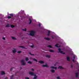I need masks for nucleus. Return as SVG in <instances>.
<instances>
[{
    "instance_id": "f257e3e1",
    "label": "nucleus",
    "mask_w": 79,
    "mask_h": 79,
    "mask_svg": "<svg viewBox=\"0 0 79 79\" xmlns=\"http://www.w3.org/2000/svg\"><path fill=\"white\" fill-rule=\"evenodd\" d=\"M29 74H30V75H31V76H34L35 77H34V79H36L37 77L35 75V74H34L33 72H29Z\"/></svg>"
},
{
    "instance_id": "f03ea898",
    "label": "nucleus",
    "mask_w": 79,
    "mask_h": 79,
    "mask_svg": "<svg viewBox=\"0 0 79 79\" xmlns=\"http://www.w3.org/2000/svg\"><path fill=\"white\" fill-rule=\"evenodd\" d=\"M35 34V31H30V33L29 34V35H31V36H34V34Z\"/></svg>"
},
{
    "instance_id": "7ed1b4c3",
    "label": "nucleus",
    "mask_w": 79,
    "mask_h": 79,
    "mask_svg": "<svg viewBox=\"0 0 79 79\" xmlns=\"http://www.w3.org/2000/svg\"><path fill=\"white\" fill-rule=\"evenodd\" d=\"M58 52L60 53H61L62 54H65V53L63 52H64V50H63L62 49H61L60 48H59L58 49Z\"/></svg>"
},
{
    "instance_id": "20e7f679",
    "label": "nucleus",
    "mask_w": 79,
    "mask_h": 79,
    "mask_svg": "<svg viewBox=\"0 0 79 79\" xmlns=\"http://www.w3.org/2000/svg\"><path fill=\"white\" fill-rule=\"evenodd\" d=\"M21 62L22 65H25V64H26V62H25V61L24 60H22L21 61Z\"/></svg>"
},
{
    "instance_id": "39448f33",
    "label": "nucleus",
    "mask_w": 79,
    "mask_h": 79,
    "mask_svg": "<svg viewBox=\"0 0 79 79\" xmlns=\"http://www.w3.org/2000/svg\"><path fill=\"white\" fill-rule=\"evenodd\" d=\"M6 27H14L15 26L13 25H9V24H7L6 25Z\"/></svg>"
},
{
    "instance_id": "423d86ee",
    "label": "nucleus",
    "mask_w": 79,
    "mask_h": 79,
    "mask_svg": "<svg viewBox=\"0 0 79 79\" xmlns=\"http://www.w3.org/2000/svg\"><path fill=\"white\" fill-rule=\"evenodd\" d=\"M48 33L47 34V35L48 36H49L50 35V33L51 32V31H50L48 30Z\"/></svg>"
},
{
    "instance_id": "0eeeda50",
    "label": "nucleus",
    "mask_w": 79,
    "mask_h": 79,
    "mask_svg": "<svg viewBox=\"0 0 79 79\" xmlns=\"http://www.w3.org/2000/svg\"><path fill=\"white\" fill-rule=\"evenodd\" d=\"M67 61H70V57H69L68 56H67Z\"/></svg>"
},
{
    "instance_id": "6e6552de",
    "label": "nucleus",
    "mask_w": 79,
    "mask_h": 79,
    "mask_svg": "<svg viewBox=\"0 0 79 79\" xmlns=\"http://www.w3.org/2000/svg\"><path fill=\"white\" fill-rule=\"evenodd\" d=\"M43 67H46L47 68H48V65H47V64H46L45 65H43Z\"/></svg>"
},
{
    "instance_id": "1a4fd4ad",
    "label": "nucleus",
    "mask_w": 79,
    "mask_h": 79,
    "mask_svg": "<svg viewBox=\"0 0 79 79\" xmlns=\"http://www.w3.org/2000/svg\"><path fill=\"white\" fill-rule=\"evenodd\" d=\"M1 74L2 75H3V74H5V73L4 72L2 71L1 72Z\"/></svg>"
},
{
    "instance_id": "9d476101",
    "label": "nucleus",
    "mask_w": 79,
    "mask_h": 79,
    "mask_svg": "<svg viewBox=\"0 0 79 79\" xmlns=\"http://www.w3.org/2000/svg\"><path fill=\"white\" fill-rule=\"evenodd\" d=\"M58 68V69H63V68L61 66H59Z\"/></svg>"
},
{
    "instance_id": "9b49d317",
    "label": "nucleus",
    "mask_w": 79,
    "mask_h": 79,
    "mask_svg": "<svg viewBox=\"0 0 79 79\" xmlns=\"http://www.w3.org/2000/svg\"><path fill=\"white\" fill-rule=\"evenodd\" d=\"M39 63H41L42 64H43L44 63V62L42 61H39Z\"/></svg>"
},
{
    "instance_id": "f8f14e48",
    "label": "nucleus",
    "mask_w": 79,
    "mask_h": 79,
    "mask_svg": "<svg viewBox=\"0 0 79 79\" xmlns=\"http://www.w3.org/2000/svg\"><path fill=\"white\" fill-rule=\"evenodd\" d=\"M51 68H52V69H56V67H55L53 66L51 67Z\"/></svg>"
},
{
    "instance_id": "ddd939ff",
    "label": "nucleus",
    "mask_w": 79,
    "mask_h": 79,
    "mask_svg": "<svg viewBox=\"0 0 79 79\" xmlns=\"http://www.w3.org/2000/svg\"><path fill=\"white\" fill-rule=\"evenodd\" d=\"M13 53H15V52H16V49H14V50H13Z\"/></svg>"
},
{
    "instance_id": "4468645a",
    "label": "nucleus",
    "mask_w": 79,
    "mask_h": 79,
    "mask_svg": "<svg viewBox=\"0 0 79 79\" xmlns=\"http://www.w3.org/2000/svg\"><path fill=\"white\" fill-rule=\"evenodd\" d=\"M44 39H46V40H49L50 39L49 38H45Z\"/></svg>"
},
{
    "instance_id": "2eb2a0df",
    "label": "nucleus",
    "mask_w": 79,
    "mask_h": 79,
    "mask_svg": "<svg viewBox=\"0 0 79 79\" xmlns=\"http://www.w3.org/2000/svg\"><path fill=\"white\" fill-rule=\"evenodd\" d=\"M31 19H29V20L30 23H29V24H31V22H32Z\"/></svg>"
},
{
    "instance_id": "dca6fc26",
    "label": "nucleus",
    "mask_w": 79,
    "mask_h": 79,
    "mask_svg": "<svg viewBox=\"0 0 79 79\" xmlns=\"http://www.w3.org/2000/svg\"><path fill=\"white\" fill-rule=\"evenodd\" d=\"M49 52H54V51L52 50H49Z\"/></svg>"
},
{
    "instance_id": "f3484780",
    "label": "nucleus",
    "mask_w": 79,
    "mask_h": 79,
    "mask_svg": "<svg viewBox=\"0 0 79 79\" xmlns=\"http://www.w3.org/2000/svg\"><path fill=\"white\" fill-rule=\"evenodd\" d=\"M25 60L26 61H28L29 60V58H27V57L26 58H25Z\"/></svg>"
},
{
    "instance_id": "a211bd4d",
    "label": "nucleus",
    "mask_w": 79,
    "mask_h": 79,
    "mask_svg": "<svg viewBox=\"0 0 79 79\" xmlns=\"http://www.w3.org/2000/svg\"><path fill=\"white\" fill-rule=\"evenodd\" d=\"M12 38L13 40H16V39L15 37H12Z\"/></svg>"
},
{
    "instance_id": "6ab92c4d",
    "label": "nucleus",
    "mask_w": 79,
    "mask_h": 79,
    "mask_svg": "<svg viewBox=\"0 0 79 79\" xmlns=\"http://www.w3.org/2000/svg\"><path fill=\"white\" fill-rule=\"evenodd\" d=\"M55 46L56 47H60V46H58V44H56L55 45Z\"/></svg>"
},
{
    "instance_id": "aec40b11",
    "label": "nucleus",
    "mask_w": 79,
    "mask_h": 79,
    "mask_svg": "<svg viewBox=\"0 0 79 79\" xmlns=\"http://www.w3.org/2000/svg\"><path fill=\"white\" fill-rule=\"evenodd\" d=\"M76 77H78V73H76Z\"/></svg>"
},
{
    "instance_id": "412c9836",
    "label": "nucleus",
    "mask_w": 79,
    "mask_h": 79,
    "mask_svg": "<svg viewBox=\"0 0 79 79\" xmlns=\"http://www.w3.org/2000/svg\"><path fill=\"white\" fill-rule=\"evenodd\" d=\"M51 71L52 73H54V72H55V70L53 69H52L51 70Z\"/></svg>"
},
{
    "instance_id": "4be33fe9",
    "label": "nucleus",
    "mask_w": 79,
    "mask_h": 79,
    "mask_svg": "<svg viewBox=\"0 0 79 79\" xmlns=\"http://www.w3.org/2000/svg\"><path fill=\"white\" fill-rule=\"evenodd\" d=\"M46 56L47 58H50V55H47Z\"/></svg>"
},
{
    "instance_id": "5701e85b",
    "label": "nucleus",
    "mask_w": 79,
    "mask_h": 79,
    "mask_svg": "<svg viewBox=\"0 0 79 79\" xmlns=\"http://www.w3.org/2000/svg\"><path fill=\"white\" fill-rule=\"evenodd\" d=\"M28 63H29V64H31V63H32V62H31V61H28Z\"/></svg>"
},
{
    "instance_id": "b1692460",
    "label": "nucleus",
    "mask_w": 79,
    "mask_h": 79,
    "mask_svg": "<svg viewBox=\"0 0 79 79\" xmlns=\"http://www.w3.org/2000/svg\"><path fill=\"white\" fill-rule=\"evenodd\" d=\"M33 60L34 61H36V62H37V60L36 59H34Z\"/></svg>"
},
{
    "instance_id": "393cba45",
    "label": "nucleus",
    "mask_w": 79,
    "mask_h": 79,
    "mask_svg": "<svg viewBox=\"0 0 79 79\" xmlns=\"http://www.w3.org/2000/svg\"><path fill=\"white\" fill-rule=\"evenodd\" d=\"M22 30L23 31H26V28L25 29H23Z\"/></svg>"
},
{
    "instance_id": "a878e982",
    "label": "nucleus",
    "mask_w": 79,
    "mask_h": 79,
    "mask_svg": "<svg viewBox=\"0 0 79 79\" xmlns=\"http://www.w3.org/2000/svg\"><path fill=\"white\" fill-rule=\"evenodd\" d=\"M9 15H10V16H13V14H9Z\"/></svg>"
},
{
    "instance_id": "bb28decb",
    "label": "nucleus",
    "mask_w": 79,
    "mask_h": 79,
    "mask_svg": "<svg viewBox=\"0 0 79 79\" xmlns=\"http://www.w3.org/2000/svg\"><path fill=\"white\" fill-rule=\"evenodd\" d=\"M48 47H49V48H52V47L50 45H48Z\"/></svg>"
},
{
    "instance_id": "cd10ccee",
    "label": "nucleus",
    "mask_w": 79,
    "mask_h": 79,
    "mask_svg": "<svg viewBox=\"0 0 79 79\" xmlns=\"http://www.w3.org/2000/svg\"><path fill=\"white\" fill-rule=\"evenodd\" d=\"M57 79H61L59 77H57Z\"/></svg>"
},
{
    "instance_id": "c85d7f7f",
    "label": "nucleus",
    "mask_w": 79,
    "mask_h": 79,
    "mask_svg": "<svg viewBox=\"0 0 79 79\" xmlns=\"http://www.w3.org/2000/svg\"><path fill=\"white\" fill-rule=\"evenodd\" d=\"M17 53H21V51H18L17 52Z\"/></svg>"
},
{
    "instance_id": "c756f323",
    "label": "nucleus",
    "mask_w": 79,
    "mask_h": 79,
    "mask_svg": "<svg viewBox=\"0 0 79 79\" xmlns=\"http://www.w3.org/2000/svg\"><path fill=\"white\" fill-rule=\"evenodd\" d=\"M38 24H39V26H40V25H41V24H40V23H38Z\"/></svg>"
},
{
    "instance_id": "7c9ffc66",
    "label": "nucleus",
    "mask_w": 79,
    "mask_h": 79,
    "mask_svg": "<svg viewBox=\"0 0 79 79\" xmlns=\"http://www.w3.org/2000/svg\"><path fill=\"white\" fill-rule=\"evenodd\" d=\"M8 19H10V18H11V17L10 16H9L8 17Z\"/></svg>"
},
{
    "instance_id": "2f4dec72",
    "label": "nucleus",
    "mask_w": 79,
    "mask_h": 79,
    "mask_svg": "<svg viewBox=\"0 0 79 79\" xmlns=\"http://www.w3.org/2000/svg\"><path fill=\"white\" fill-rule=\"evenodd\" d=\"M25 79H29L28 77H25Z\"/></svg>"
},
{
    "instance_id": "473e14b6",
    "label": "nucleus",
    "mask_w": 79,
    "mask_h": 79,
    "mask_svg": "<svg viewBox=\"0 0 79 79\" xmlns=\"http://www.w3.org/2000/svg\"><path fill=\"white\" fill-rule=\"evenodd\" d=\"M31 47H32V48L33 47H34V46L33 45L31 46Z\"/></svg>"
},
{
    "instance_id": "72a5a7b5",
    "label": "nucleus",
    "mask_w": 79,
    "mask_h": 79,
    "mask_svg": "<svg viewBox=\"0 0 79 79\" xmlns=\"http://www.w3.org/2000/svg\"><path fill=\"white\" fill-rule=\"evenodd\" d=\"M73 58L74 59H75V55H74V56H73Z\"/></svg>"
},
{
    "instance_id": "f704fd0d",
    "label": "nucleus",
    "mask_w": 79,
    "mask_h": 79,
    "mask_svg": "<svg viewBox=\"0 0 79 79\" xmlns=\"http://www.w3.org/2000/svg\"><path fill=\"white\" fill-rule=\"evenodd\" d=\"M2 39H3V40H5V38H3Z\"/></svg>"
},
{
    "instance_id": "c9c22d12",
    "label": "nucleus",
    "mask_w": 79,
    "mask_h": 79,
    "mask_svg": "<svg viewBox=\"0 0 79 79\" xmlns=\"http://www.w3.org/2000/svg\"><path fill=\"white\" fill-rule=\"evenodd\" d=\"M12 69H13V68H11V69H10L11 71V70H12Z\"/></svg>"
},
{
    "instance_id": "e433bc0d",
    "label": "nucleus",
    "mask_w": 79,
    "mask_h": 79,
    "mask_svg": "<svg viewBox=\"0 0 79 79\" xmlns=\"http://www.w3.org/2000/svg\"><path fill=\"white\" fill-rule=\"evenodd\" d=\"M51 37H52V39H53V38H54V37H53V36H52Z\"/></svg>"
},
{
    "instance_id": "4c0bfd02",
    "label": "nucleus",
    "mask_w": 79,
    "mask_h": 79,
    "mask_svg": "<svg viewBox=\"0 0 79 79\" xmlns=\"http://www.w3.org/2000/svg\"><path fill=\"white\" fill-rule=\"evenodd\" d=\"M31 71H34V69H31Z\"/></svg>"
},
{
    "instance_id": "58836bf2",
    "label": "nucleus",
    "mask_w": 79,
    "mask_h": 79,
    "mask_svg": "<svg viewBox=\"0 0 79 79\" xmlns=\"http://www.w3.org/2000/svg\"><path fill=\"white\" fill-rule=\"evenodd\" d=\"M31 54V55H34L33 54L32 55V54Z\"/></svg>"
},
{
    "instance_id": "ea45409f",
    "label": "nucleus",
    "mask_w": 79,
    "mask_h": 79,
    "mask_svg": "<svg viewBox=\"0 0 79 79\" xmlns=\"http://www.w3.org/2000/svg\"><path fill=\"white\" fill-rule=\"evenodd\" d=\"M19 47H21V48H22V47L21 46H19Z\"/></svg>"
},
{
    "instance_id": "a19ab883",
    "label": "nucleus",
    "mask_w": 79,
    "mask_h": 79,
    "mask_svg": "<svg viewBox=\"0 0 79 79\" xmlns=\"http://www.w3.org/2000/svg\"><path fill=\"white\" fill-rule=\"evenodd\" d=\"M73 61H74V59H73Z\"/></svg>"
},
{
    "instance_id": "79ce46f5",
    "label": "nucleus",
    "mask_w": 79,
    "mask_h": 79,
    "mask_svg": "<svg viewBox=\"0 0 79 79\" xmlns=\"http://www.w3.org/2000/svg\"><path fill=\"white\" fill-rule=\"evenodd\" d=\"M73 67V65H71V67L72 68Z\"/></svg>"
},
{
    "instance_id": "37998d69",
    "label": "nucleus",
    "mask_w": 79,
    "mask_h": 79,
    "mask_svg": "<svg viewBox=\"0 0 79 79\" xmlns=\"http://www.w3.org/2000/svg\"><path fill=\"white\" fill-rule=\"evenodd\" d=\"M54 66H56V65H54Z\"/></svg>"
},
{
    "instance_id": "c03bdc74",
    "label": "nucleus",
    "mask_w": 79,
    "mask_h": 79,
    "mask_svg": "<svg viewBox=\"0 0 79 79\" xmlns=\"http://www.w3.org/2000/svg\"><path fill=\"white\" fill-rule=\"evenodd\" d=\"M23 12H24V10H23Z\"/></svg>"
}]
</instances>
